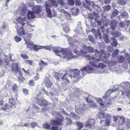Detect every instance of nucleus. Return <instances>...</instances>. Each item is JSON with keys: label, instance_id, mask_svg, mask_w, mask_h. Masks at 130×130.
<instances>
[{"label": "nucleus", "instance_id": "1", "mask_svg": "<svg viewBox=\"0 0 130 130\" xmlns=\"http://www.w3.org/2000/svg\"><path fill=\"white\" fill-rule=\"evenodd\" d=\"M44 48L49 50L53 48L54 52L56 55L63 58L67 60H69L74 56L72 52L68 49L59 47H55L52 45L44 46Z\"/></svg>", "mask_w": 130, "mask_h": 130}, {"label": "nucleus", "instance_id": "2", "mask_svg": "<svg viewBox=\"0 0 130 130\" xmlns=\"http://www.w3.org/2000/svg\"><path fill=\"white\" fill-rule=\"evenodd\" d=\"M48 2H45L44 6L46 8V11L47 13V17L49 18L52 17L51 11L50 8L53 5L55 7H57L58 5L57 3L55 0H48ZM58 3L61 6H64V3L62 0H58Z\"/></svg>", "mask_w": 130, "mask_h": 130}, {"label": "nucleus", "instance_id": "3", "mask_svg": "<svg viewBox=\"0 0 130 130\" xmlns=\"http://www.w3.org/2000/svg\"><path fill=\"white\" fill-rule=\"evenodd\" d=\"M94 51V48L93 47L84 45L82 47V49L80 51L75 49L74 50V53L77 54V56L79 55L82 56L83 54H86L87 52L90 53H93Z\"/></svg>", "mask_w": 130, "mask_h": 130}, {"label": "nucleus", "instance_id": "4", "mask_svg": "<svg viewBox=\"0 0 130 130\" xmlns=\"http://www.w3.org/2000/svg\"><path fill=\"white\" fill-rule=\"evenodd\" d=\"M96 63L90 61L88 65L80 69L83 75H85L87 73H90L93 72L94 68L92 67H95L96 66Z\"/></svg>", "mask_w": 130, "mask_h": 130}, {"label": "nucleus", "instance_id": "5", "mask_svg": "<svg viewBox=\"0 0 130 130\" xmlns=\"http://www.w3.org/2000/svg\"><path fill=\"white\" fill-rule=\"evenodd\" d=\"M121 88V86H118V85L114 86L113 87L112 89L110 88L108 90L107 93L105 94L103 98L105 100H106V101H107V100L109 99V95L114 93L117 91H119L120 89Z\"/></svg>", "mask_w": 130, "mask_h": 130}, {"label": "nucleus", "instance_id": "6", "mask_svg": "<svg viewBox=\"0 0 130 130\" xmlns=\"http://www.w3.org/2000/svg\"><path fill=\"white\" fill-rule=\"evenodd\" d=\"M89 60L90 61H91L93 63H94L96 64V66L95 67H92L94 68V71L95 70V68L98 67L103 68L104 66V65L102 63H100L99 64L98 63V62L100 60H101L99 59H97L92 56H90L89 57Z\"/></svg>", "mask_w": 130, "mask_h": 130}, {"label": "nucleus", "instance_id": "7", "mask_svg": "<svg viewBox=\"0 0 130 130\" xmlns=\"http://www.w3.org/2000/svg\"><path fill=\"white\" fill-rule=\"evenodd\" d=\"M54 114L55 115H57L61 117L60 118H58L57 120L51 121V124L52 125H58V126L60 125L61 124V122L63 120V118L61 117L62 115L60 112H58L57 111H55Z\"/></svg>", "mask_w": 130, "mask_h": 130}, {"label": "nucleus", "instance_id": "8", "mask_svg": "<svg viewBox=\"0 0 130 130\" xmlns=\"http://www.w3.org/2000/svg\"><path fill=\"white\" fill-rule=\"evenodd\" d=\"M54 78L56 79L57 80H60L61 79L62 80H65L67 81H69V80H68L67 78H66L65 76L67 75L66 73H65L63 75L62 73L60 72H59L58 73L55 72Z\"/></svg>", "mask_w": 130, "mask_h": 130}, {"label": "nucleus", "instance_id": "9", "mask_svg": "<svg viewBox=\"0 0 130 130\" xmlns=\"http://www.w3.org/2000/svg\"><path fill=\"white\" fill-rule=\"evenodd\" d=\"M72 72L73 74V75L72 76L71 75H69V76L70 78L72 79L73 78V79L75 78L76 79H74V80H77L78 81L80 79L81 77L79 76V75L80 74V72L79 70L77 69H76L74 70H73L72 71Z\"/></svg>", "mask_w": 130, "mask_h": 130}, {"label": "nucleus", "instance_id": "10", "mask_svg": "<svg viewBox=\"0 0 130 130\" xmlns=\"http://www.w3.org/2000/svg\"><path fill=\"white\" fill-rule=\"evenodd\" d=\"M105 52L103 50H100L99 51L97 49L95 50L94 55L96 58L97 59H99L103 61H104V57L103 56V55L104 56Z\"/></svg>", "mask_w": 130, "mask_h": 130}, {"label": "nucleus", "instance_id": "11", "mask_svg": "<svg viewBox=\"0 0 130 130\" xmlns=\"http://www.w3.org/2000/svg\"><path fill=\"white\" fill-rule=\"evenodd\" d=\"M36 100L38 104L40 105L45 106L48 104V102L47 101L42 99L40 98L38 95L36 96Z\"/></svg>", "mask_w": 130, "mask_h": 130}, {"label": "nucleus", "instance_id": "12", "mask_svg": "<svg viewBox=\"0 0 130 130\" xmlns=\"http://www.w3.org/2000/svg\"><path fill=\"white\" fill-rule=\"evenodd\" d=\"M130 25V21L127 20H124L123 21L119 23V26L122 28L128 27Z\"/></svg>", "mask_w": 130, "mask_h": 130}, {"label": "nucleus", "instance_id": "13", "mask_svg": "<svg viewBox=\"0 0 130 130\" xmlns=\"http://www.w3.org/2000/svg\"><path fill=\"white\" fill-rule=\"evenodd\" d=\"M62 112L63 114H64L66 116H68V117H69L70 118L73 119H78V118L76 115L74 113L72 112L71 114L70 115L67 113V112L65 111L63 109L62 110Z\"/></svg>", "mask_w": 130, "mask_h": 130}, {"label": "nucleus", "instance_id": "14", "mask_svg": "<svg viewBox=\"0 0 130 130\" xmlns=\"http://www.w3.org/2000/svg\"><path fill=\"white\" fill-rule=\"evenodd\" d=\"M118 23V21L116 20L113 19L111 20L109 24L110 29L113 30H114L117 26Z\"/></svg>", "mask_w": 130, "mask_h": 130}, {"label": "nucleus", "instance_id": "15", "mask_svg": "<svg viewBox=\"0 0 130 130\" xmlns=\"http://www.w3.org/2000/svg\"><path fill=\"white\" fill-rule=\"evenodd\" d=\"M75 108L76 112L79 114L82 113L84 111V109L81 104L76 105Z\"/></svg>", "mask_w": 130, "mask_h": 130}, {"label": "nucleus", "instance_id": "16", "mask_svg": "<svg viewBox=\"0 0 130 130\" xmlns=\"http://www.w3.org/2000/svg\"><path fill=\"white\" fill-rule=\"evenodd\" d=\"M94 123L95 120L94 119H88L86 122V126L87 127L91 128L94 125Z\"/></svg>", "mask_w": 130, "mask_h": 130}, {"label": "nucleus", "instance_id": "17", "mask_svg": "<svg viewBox=\"0 0 130 130\" xmlns=\"http://www.w3.org/2000/svg\"><path fill=\"white\" fill-rule=\"evenodd\" d=\"M125 85L124 86H123V90H122V88L121 87V88H120L119 89V91H121L122 92V95H126L127 97H129L130 96V92L129 91H128L126 92H124V90L125 89H127V87L125 88Z\"/></svg>", "mask_w": 130, "mask_h": 130}, {"label": "nucleus", "instance_id": "18", "mask_svg": "<svg viewBox=\"0 0 130 130\" xmlns=\"http://www.w3.org/2000/svg\"><path fill=\"white\" fill-rule=\"evenodd\" d=\"M110 115L109 114H105L103 112H100L99 116L98 118L99 119L107 118H109Z\"/></svg>", "mask_w": 130, "mask_h": 130}, {"label": "nucleus", "instance_id": "19", "mask_svg": "<svg viewBox=\"0 0 130 130\" xmlns=\"http://www.w3.org/2000/svg\"><path fill=\"white\" fill-rule=\"evenodd\" d=\"M22 6L23 8L20 14L21 16H23L25 15L27 9L25 5L23 4Z\"/></svg>", "mask_w": 130, "mask_h": 130}, {"label": "nucleus", "instance_id": "20", "mask_svg": "<svg viewBox=\"0 0 130 130\" xmlns=\"http://www.w3.org/2000/svg\"><path fill=\"white\" fill-rule=\"evenodd\" d=\"M12 105L8 104L7 103H5L4 105L0 108V110L1 111L4 110L6 111L7 110L9 109L12 106Z\"/></svg>", "mask_w": 130, "mask_h": 130}, {"label": "nucleus", "instance_id": "21", "mask_svg": "<svg viewBox=\"0 0 130 130\" xmlns=\"http://www.w3.org/2000/svg\"><path fill=\"white\" fill-rule=\"evenodd\" d=\"M40 10V7L38 6H36L33 8V14L34 13H39ZM34 16L33 14V19H34Z\"/></svg>", "mask_w": 130, "mask_h": 130}, {"label": "nucleus", "instance_id": "22", "mask_svg": "<svg viewBox=\"0 0 130 130\" xmlns=\"http://www.w3.org/2000/svg\"><path fill=\"white\" fill-rule=\"evenodd\" d=\"M119 13V11L117 9L113 10L110 14V17L111 18H113L116 16Z\"/></svg>", "mask_w": 130, "mask_h": 130}, {"label": "nucleus", "instance_id": "23", "mask_svg": "<svg viewBox=\"0 0 130 130\" xmlns=\"http://www.w3.org/2000/svg\"><path fill=\"white\" fill-rule=\"evenodd\" d=\"M71 11L73 15H76L78 13L79 9L77 7H75L71 9Z\"/></svg>", "mask_w": 130, "mask_h": 130}, {"label": "nucleus", "instance_id": "24", "mask_svg": "<svg viewBox=\"0 0 130 130\" xmlns=\"http://www.w3.org/2000/svg\"><path fill=\"white\" fill-rule=\"evenodd\" d=\"M13 72L15 73H16L17 72H18L19 75H22V73L21 71V70L18 67V65H16L15 67L13 68Z\"/></svg>", "mask_w": 130, "mask_h": 130}, {"label": "nucleus", "instance_id": "25", "mask_svg": "<svg viewBox=\"0 0 130 130\" xmlns=\"http://www.w3.org/2000/svg\"><path fill=\"white\" fill-rule=\"evenodd\" d=\"M18 34L20 36H22L25 35L24 31L23 30V27H21L18 30H17Z\"/></svg>", "mask_w": 130, "mask_h": 130}, {"label": "nucleus", "instance_id": "26", "mask_svg": "<svg viewBox=\"0 0 130 130\" xmlns=\"http://www.w3.org/2000/svg\"><path fill=\"white\" fill-rule=\"evenodd\" d=\"M120 15L124 19H127L128 18V13L124 11H121Z\"/></svg>", "mask_w": 130, "mask_h": 130}, {"label": "nucleus", "instance_id": "27", "mask_svg": "<svg viewBox=\"0 0 130 130\" xmlns=\"http://www.w3.org/2000/svg\"><path fill=\"white\" fill-rule=\"evenodd\" d=\"M110 121L109 119H107L106 121L101 120L100 123L103 125L109 126Z\"/></svg>", "mask_w": 130, "mask_h": 130}, {"label": "nucleus", "instance_id": "28", "mask_svg": "<svg viewBox=\"0 0 130 130\" xmlns=\"http://www.w3.org/2000/svg\"><path fill=\"white\" fill-rule=\"evenodd\" d=\"M111 42L112 46H117L118 43L115 38L114 37H113L111 38Z\"/></svg>", "mask_w": 130, "mask_h": 130}, {"label": "nucleus", "instance_id": "29", "mask_svg": "<svg viewBox=\"0 0 130 130\" xmlns=\"http://www.w3.org/2000/svg\"><path fill=\"white\" fill-rule=\"evenodd\" d=\"M125 121L124 118L123 117H119L118 124L122 125L125 123Z\"/></svg>", "mask_w": 130, "mask_h": 130}, {"label": "nucleus", "instance_id": "30", "mask_svg": "<svg viewBox=\"0 0 130 130\" xmlns=\"http://www.w3.org/2000/svg\"><path fill=\"white\" fill-rule=\"evenodd\" d=\"M25 19V17H23L22 19L21 17H19L18 18V21L22 26H24L25 23L24 21Z\"/></svg>", "mask_w": 130, "mask_h": 130}, {"label": "nucleus", "instance_id": "31", "mask_svg": "<svg viewBox=\"0 0 130 130\" xmlns=\"http://www.w3.org/2000/svg\"><path fill=\"white\" fill-rule=\"evenodd\" d=\"M118 62L120 63H122L125 59L124 57L122 55L118 56L117 57Z\"/></svg>", "mask_w": 130, "mask_h": 130}, {"label": "nucleus", "instance_id": "32", "mask_svg": "<svg viewBox=\"0 0 130 130\" xmlns=\"http://www.w3.org/2000/svg\"><path fill=\"white\" fill-rule=\"evenodd\" d=\"M27 16L28 19H30L32 18V12L30 10H28Z\"/></svg>", "mask_w": 130, "mask_h": 130}, {"label": "nucleus", "instance_id": "33", "mask_svg": "<svg viewBox=\"0 0 130 130\" xmlns=\"http://www.w3.org/2000/svg\"><path fill=\"white\" fill-rule=\"evenodd\" d=\"M88 105L91 107H96L98 106V105L96 103L93 101H92L89 103Z\"/></svg>", "mask_w": 130, "mask_h": 130}, {"label": "nucleus", "instance_id": "34", "mask_svg": "<svg viewBox=\"0 0 130 130\" xmlns=\"http://www.w3.org/2000/svg\"><path fill=\"white\" fill-rule=\"evenodd\" d=\"M12 88L13 92H16L19 90V87L15 84L13 85L12 86Z\"/></svg>", "mask_w": 130, "mask_h": 130}, {"label": "nucleus", "instance_id": "35", "mask_svg": "<svg viewBox=\"0 0 130 130\" xmlns=\"http://www.w3.org/2000/svg\"><path fill=\"white\" fill-rule=\"evenodd\" d=\"M93 6V8H94V9H95L98 12H102V9L98 5L95 4Z\"/></svg>", "mask_w": 130, "mask_h": 130}, {"label": "nucleus", "instance_id": "36", "mask_svg": "<svg viewBox=\"0 0 130 130\" xmlns=\"http://www.w3.org/2000/svg\"><path fill=\"white\" fill-rule=\"evenodd\" d=\"M95 100L97 102V103L100 105L101 106L104 105V103L102 102V99L101 98H96Z\"/></svg>", "mask_w": 130, "mask_h": 130}, {"label": "nucleus", "instance_id": "37", "mask_svg": "<svg viewBox=\"0 0 130 130\" xmlns=\"http://www.w3.org/2000/svg\"><path fill=\"white\" fill-rule=\"evenodd\" d=\"M126 0H119L118 2L120 5H124L126 3Z\"/></svg>", "mask_w": 130, "mask_h": 130}, {"label": "nucleus", "instance_id": "38", "mask_svg": "<svg viewBox=\"0 0 130 130\" xmlns=\"http://www.w3.org/2000/svg\"><path fill=\"white\" fill-rule=\"evenodd\" d=\"M92 30L94 31L95 36L98 35V36H100L101 35V31L99 29L97 30V32L94 29H92Z\"/></svg>", "mask_w": 130, "mask_h": 130}, {"label": "nucleus", "instance_id": "39", "mask_svg": "<svg viewBox=\"0 0 130 130\" xmlns=\"http://www.w3.org/2000/svg\"><path fill=\"white\" fill-rule=\"evenodd\" d=\"M66 123L67 124L70 125L72 123V122L70 118L66 117Z\"/></svg>", "mask_w": 130, "mask_h": 130}, {"label": "nucleus", "instance_id": "40", "mask_svg": "<svg viewBox=\"0 0 130 130\" xmlns=\"http://www.w3.org/2000/svg\"><path fill=\"white\" fill-rule=\"evenodd\" d=\"M119 50L117 49H115L113 52V53L112 54V56L113 57H114L117 56L118 54Z\"/></svg>", "mask_w": 130, "mask_h": 130}, {"label": "nucleus", "instance_id": "41", "mask_svg": "<svg viewBox=\"0 0 130 130\" xmlns=\"http://www.w3.org/2000/svg\"><path fill=\"white\" fill-rule=\"evenodd\" d=\"M63 27V31L66 33H67L70 30L68 26H66V27H64L63 26H62Z\"/></svg>", "mask_w": 130, "mask_h": 130}, {"label": "nucleus", "instance_id": "42", "mask_svg": "<svg viewBox=\"0 0 130 130\" xmlns=\"http://www.w3.org/2000/svg\"><path fill=\"white\" fill-rule=\"evenodd\" d=\"M93 98V96L91 95H89L87 98L86 101V102L88 103H89L92 101V99Z\"/></svg>", "mask_w": 130, "mask_h": 130}, {"label": "nucleus", "instance_id": "43", "mask_svg": "<svg viewBox=\"0 0 130 130\" xmlns=\"http://www.w3.org/2000/svg\"><path fill=\"white\" fill-rule=\"evenodd\" d=\"M76 125L78 128L79 129H81L83 127V126L82 124L80 122H77V123Z\"/></svg>", "mask_w": 130, "mask_h": 130}, {"label": "nucleus", "instance_id": "44", "mask_svg": "<svg viewBox=\"0 0 130 130\" xmlns=\"http://www.w3.org/2000/svg\"><path fill=\"white\" fill-rule=\"evenodd\" d=\"M33 49L35 51H37L39 50V45L33 44Z\"/></svg>", "mask_w": 130, "mask_h": 130}, {"label": "nucleus", "instance_id": "45", "mask_svg": "<svg viewBox=\"0 0 130 130\" xmlns=\"http://www.w3.org/2000/svg\"><path fill=\"white\" fill-rule=\"evenodd\" d=\"M102 38L105 42H107L108 41V37L106 34H104Z\"/></svg>", "mask_w": 130, "mask_h": 130}, {"label": "nucleus", "instance_id": "46", "mask_svg": "<svg viewBox=\"0 0 130 130\" xmlns=\"http://www.w3.org/2000/svg\"><path fill=\"white\" fill-rule=\"evenodd\" d=\"M87 39L92 43L94 41V37L91 35L89 36L88 37Z\"/></svg>", "mask_w": 130, "mask_h": 130}, {"label": "nucleus", "instance_id": "47", "mask_svg": "<svg viewBox=\"0 0 130 130\" xmlns=\"http://www.w3.org/2000/svg\"><path fill=\"white\" fill-rule=\"evenodd\" d=\"M119 117L115 116L113 117V121L115 122L118 123Z\"/></svg>", "mask_w": 130, "mask_h": 130}, {"label": "nucleus", "instance_id": "48", "mask_svg": "<svg viewBox=\"0 0 130 130\" xmlns=\"http://www.w3.org/2000/svg\"><path fill=\"white\" fill-rule=\"evenodd\" d=\"M61 128L60 126H54L52 127V130H61Z\"/></svg>", "mask_w": 130, "mask_h": 130}, {"label": "nucleus", "instance_id": "49", "mask_svg": "<svg viewBox=\"0 0 130 130\" xmlns=\"http://www.w3.org/2000/svg\"><path fill=\"white\" fill-rule=\"evenodd\" d=\"M44 128L46 129H49L50 128V125L47 123H45L43 124V125Z\"/></svg>", "mask_w": 130, "mask_h": 130}, {"label": "nucleus", "instance_id": "50", "mask_svg": "<svg viewBox=\"0 0 130 130\" xmlns=\"http://www.w3.org/2000/svg\"><path fill=\"white\" fill-rule=\"evenodd\" d=\"M14 39L15 41L17 42L20 41L22 39L19 36H17L15 37Z\"/></svg>", "mask_w": 130, "mask_h": 130}, {"label": "nucleus", "instance_id": "51", "mask_svg": "<svg viewBox=\"0 0 130 130\" xmlns=\"http://www.w3.org/2000/svg\"><path fill=\"white\" fill-rule=\"evenodd\" d=\"M113 35L114 36L116 37H118L119 36H120L121 34L120 33L118 32L117 31L113 33Z\"/></svg>", "mask_w": 130, "mask_h": 130}, {"label": "nucleus", "instance_id": "52", "mask_svg": "<svg viewBox=\"0 0 130 130\" xmlns=\"http://www.w3.org/2000/svg\"><path fill=\"white\" fill-rule=\"evenodd\" d=\"M113 50V48L112 47L110 46H107V50L109 52H111Z\"/></svg>", "mask_w": 130, "mask_h": 130}, {"label": "nucleus", "instance_id": "53", "mask_svg": "<svg viewBox=\"0 0 130 130\" xmlns=\"http://www.w3.org/2000/svg\"><path fill=\"white\" fill-rule=\"evenodd\" d=\"M27 47L29 48L30 50H31L32 47V43L31 42H28V44L27 45Z\"/></svg>", "mask_w": 130, "mask_h": 130}, {"label": "nucleus", "instance_id": "54", "mask_svg": "<svg viewBox=\"0 0 130 130\" xmlns=\"http://www.w3.org/2000/svg\"><path fill=\"white\" fill-rule=\"evenodd\" d=\"M45 84L47 88H49L51 87L52 85V83L51 82H46Z\"/></svg>", "mask_w": 130, "mask_h": 130}, {"label": "nucleus", "instance_id": "55", "mask_svg": "<svg viewBox=\"0 0 130 130\" xmlns=\"http://www.w3.org/2000/svg\"><path fill=\"white\" fill-rule=\"evenodd\" d=\"M9 102L12 105L14 104L15 103V100L13 98L10 99Z\"/></svg>", "mask_w": 130, "mask_h": 130}, {"label": "nucleus", "instance_id": "56", "mask_svg": "<svg viewBox=\"0 0 130 130\" xmlns=\"http://www.w3.org/2000/svg\"><path fill=\"white\" fill-rule=\"evenodd\" d=\"M58 10L61 13H63L67 15H68V13L64 9H58Z\"/></svg>", "mask_w": 130, "mask_h": 130}, {"label": "nucleus", "instance_id": "57", "mask_svg": "<svg viewBox=\"0 0 130 130\" xmlns=\"http://www.w3.org/2000/svg\"><path fill=\"white\" fill-rule=\"evenodd\" d=\"M110 6L109 5H108L106 6H105L103 8L104 10L107 11H108L109 10L110 8Z\"/></svg>", "mask_w": 130, "mask_h": 130}, {"label": "nucleus", "instance_id": "58", "mask_svg": "<svg viewBox=\"0 0 130 130\" xmlns=\"http://www.w3.org/2000/svg\"><path fill=\"white\" fill-rule=\"evenodd\" d=\"M22 91L24 94L25 95H27L28 94V90L26 89H23Z\"/></svg>", "mask_w": 130, "mask_h": 130}, {"label": "nucleus", "instance_id": "59", "mask_svg": "<svg viewBox=\"0 0 130 130\" xmlns=\"http://www.w3.org/2000/svg\"><path fill=\"white\" fill-rule=\"evenodd\" d=\"M7 27V26L5 23H3L2 27H1V29H4V30H5L6 29Z\"/></svg>", "mask_w": 130, "mask_h": 130}, {"label": "nucleus", "instance_id": "60", "mask_svg": "<svg viewBox=\"0 0 130 130\" xmlns=\"http://www.w3.org/2000/svg\"><path fill=\"white\" fill-rule=\"evenodd\" d=\"M85 8L89 11V12H93V10H92L89 6H86L85 7Z\"/></svg>", "mask_w": 130, "mask_h": 130}, {"label": "nucleus", "instance_id": "61", "mask_svg": "<svg viewBox=\"0 0 130 130\" xmlns=\"http://www.w3.org/2000/svg\"><path fill=\"white\" fill-rule=\"evenodd\" d=\"M108 62L109 65L110 64L111 66H113L116 64L117 62L116 61L113 62V61H108Z\"/></svg>", "mask_w": 130, "mask_h": 130}, {"label": "nucleus", "instance_id": "62", "mask_svg": "<svg viewBox=\"0 0 130 130\" xmlns=\"http://www.w3.org/2000/svg\"><path fill=\"white\" fill-rule=\"evenodd\" d=\"M68 2L70 5L72 6L74 4V3L73 0H68Z\"/></svg>", "mask_w": 130, "mask_h": 130}, {"label": "nucleus", "instance_id": "63", "mask_svg": "<svg viewBox=\"0 0 130 130\" xmlns=\"http://www.w3.org/2000/svg\"><path fill=\"white\" fill-rule=\"evenodd\" d=\"M21 56L24 59H27L28 58V56L25 54H21Z\"/></svg>", "mask_w": 130, "mask_h": 130}, {"label": "nucleus", "instance_id": "64", "mask_svg": "<svg viewBox=\"0 0 130 130\" xmlns=\"http://www.w3.org/2000/svg\"><path fill=\"white\" fill-rule=\"evenodd\" d=\"M126 125L128 128H130V119H128L127 121Z\"/></svg>", "mask_w": 130, "mask_h": 130}]
</instances>
